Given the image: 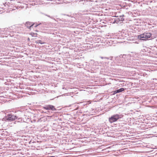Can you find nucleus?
Returning a JSON list of instances; mask_svg holds the SVG:
<instances>
[{"instance_id":"1","label":"nucleus","mask_w":157,"mask_h":157,"mask_svg":"<svg viewBox=\"0 0 157 157\" xmlns=\"http://www.w3.org/2000/svg\"><path fill=\"white\" fill-rule=\"evenodd\" d=\"M151 36V34L149 33L145 32L142 34L139 35L137 38L141 40H146Z\"/></svg>"},{"instance_id":"2","label":"nucleus","mask_w":157,"mask_h":157,"mask_svg":"<svg viewBox=\"0 0 157 157\" xmlns=\"http://www.w3.org/2000/svg\"><path fill=\"white\" fill-rule=\"evenodd\" d=\"M123 115L116 114L112 116L109 118V121L111 123H113L114 122L117 121L119 119L123 117Z\"/></svg>"},{"instance_id":"7","label":"nucleus","mask_w":157,"mask_h":157,"mask_svg":"<svg viewBox=\"0 0 157 157\" xmlns=\"http://www.w3.org/2000/svg\"><path fill=\"white\" fill-rule=\"evenodd\" d=\"M124 90V89L123 88H121L120 89H119L117 90L118 91V93H119L120 92L123 91Z\"/></svg>"},{"instance_id":"10","label":"nucleus","mask_w":157,"mask_h":157,"mask_svg":"<svg viewBox=\"0 0 157 157\" xmlns=\"http://www.w3.org/2000/svg\"><path fill=\"white\" fill-rule=\"evenodd\" d=\"M28 40L29 41L30 40V39L29 38H28Z\"/></svg>"},{"instance_id":"3","label":"nucleus","mask_w":157,"mask_h":157,"mask_svg":"<svg viewBox=\"0 0 157 157\" xmlns=\"http://www.w3.org/2000/svg\"><path fill=\"white\" fill-rule=\"evenodd\" d=\"M17 118V117L11 114H8L6 117V120L8 121H11L14 120Z\"/></svg>"},{"instance_id":"4","label":"nucleus","mask_w":157,"mask_h":157,"mask_svg":"<svg viewBox=\"0 0 157 157\" xmlns=\"http://www.w3.org/2000/svg\"><path fill=\"white\" fill-rule=\"evenodd\" d=\"M44 108L46 110L51 109L52 111L56 110V109L53 105H48L45 107H44Z\"/></svg>"},{"instance_id":"9","label":"nucleus","mask_w":157,"mask_h":157,"mask_svg":"<svg viewBox=\"0 0 157 157\" xmlns=\"http://www.w3.org/2000/svg\"><path fill=\"white\" fill-rule=\"evenodd\" d=\"M114 94H116L117 93H118V91L117 90H115L114 91Z\"/></svg>"},{"instance_id":"6","label":"nucleus","mask_w":157,"mask_h":157,"mask_svg":"<svg viewBox=\"0 0 157 157\" xmlns=\"http://www.w3.org/2000/svg\"><path fill=\"white\" fill-rule=\"evenodd\" d=\"M30 35H31L33 37H36L37 36V34L36 33H30Z\"/></svg>"},{"instance_id":"8","label":"nucleus","mask_w":157,"mask_h":157,"mask_svg":"<svg viewBox=\"0 0 157 157\" xmlns=\"http://www.w3.org/2000/svg\"><path fill=\"white\" fill-rule=\"evenodd\" d=\"M36 43H40V44H44V43L41 40H38L37 42H36Z\"/></svg>"},{"instance_id":"5","label":"nucleus","mask_w":157,"mask_h":157,"mask_svg":"<svg viewBox=\"0 0 157 157\" xmlns=\"http://www.w3.org/2000/svg\"><path fill=\"white\" fill-rule=\"evenodd\" d=\"M34 24H31L30 22H27L26 23V25L28 27H29V29H30L31 27Z\"/></svg>"}]
</instances>
